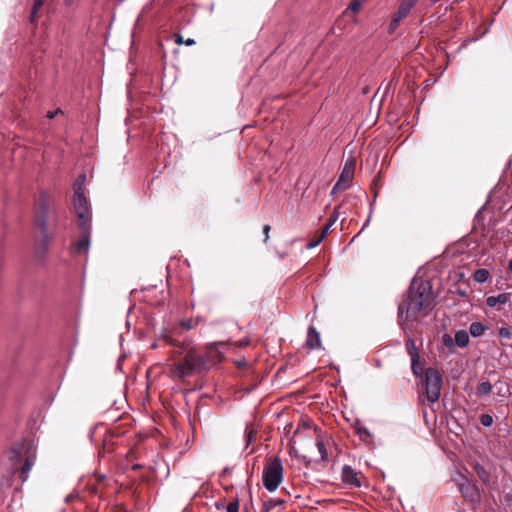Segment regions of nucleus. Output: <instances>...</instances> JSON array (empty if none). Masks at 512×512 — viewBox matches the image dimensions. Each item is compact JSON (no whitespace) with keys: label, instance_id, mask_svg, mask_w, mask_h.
<instances>
[{"label":"nucleus","instance_id":"a18cd8bd","mask_svg":"<svg viewBox=\"0 0 512 512\" xmlns=\"http://www.w3.org/2000/svg\"><path fill=\"white\" fill-rule=\"evenodd\" d=\"M369 220H370V216L368 217V219L366 220V222L364 223L363 227H362V230L368 225L369 223Z\"/></svg>","mask_w":512,"mask_h":512},{"label":"nucleus","instance_id":"9d476101","mask_svg":"<svg viewBox=\"0 0 512 512\" xmlns=\"http://www.w3.org/2000/svg\"><path fill=\"white\" fill-rule=\"evenodd\" d=\"M417 1L418 0L401 1L398 10L393 14V17L391 19L389 25L390 30H394L399 26L400 22L409 15L411 8L415 5Z\"/></svg>","mask_w":512,"mask_h":512},{"label":"nucleus","instance_id":"423d86ee","mask_svg":"<svg viewBox=\"0 0 512 512\" xmlns=\"http://www.w3.org/2000/svg\"><path fill=\"white\" fill-rule=\"evenodd\" d=\"M74 209L77 214L78 227L90 225L91 210L85 193H74Z\"/></svg>","mask_w":512,"mask_h":512},{"label":"nucleus","instance_id":"412c9836","mask_svg":"<svg viewBox=\"0 0 512 512\" xmlns=\"http://www.w3.org/2000/svg\"><path fill=\"white\" fill-rule=\"evenodd\" d=\"M355 430H356V434L360 437L361 440L366 441L372 437V434L369 431V429L367 427L363 426L362 424H359V423L356 424Z\"/></svg>","mask_w":512,"mask_h":512},{"label":"nucleus","instance_id":"ea45409f","mask_svg":"<svg viewBox=\"0 0 512 512\" xmlns=\"http://www.w3.org/2000/svg\"><path fill=\"white\" fill-rule=\"evenodd\" d=\"M142 467H143V466H142L141 464H138V463H137V464H134V465L132 466V470H138V469H141Z\"/></svg>","mask_w":512,"mask_h":512},{"label":"nucleus","instance_id":"4c0bfd02","mask_svg":"<svg viewBox=\"0 0 512 512\" xmlns=\"http://www.w3.org/2000/svg\"><path fill=\"white\" fill-rule=\"evenodd\" d=\"M37 14L38 13H34V10L31 9L30 16H29V22L31 24H36Z\"/></svg>","mask_w":512,"mask_h":512},{"label":"nucleus","instance_id":"37998d69","mask_svg":"<svg viewBox=\"0 0 512 512\" xmlns=\"http://www.w3.org/2000/svg\"><path fill=\"white\" fill-rule=\"evenodd\" d=\"M56 113H57V112H55V113L49 112V113L47 114V116H48L49 118H53V117H55Z\"/></svg>","mask_w":512,"mask_h":512},{"label":"nucleus","instance_id":"c9c22d12","mask_svg":"<svg viewBox=\"0 0 512 512\" xmlns=\"http://www.w3.org/2000/svg\"><path fill=\"white\" fill-rule=\"evenodd\" d=\"M330 228L331 226L325 224L324 227L322 228V231L319 235L320 237V240H324L326 238V236L328 235L329 231H330Z\"/></svg>","mask_w":512,"mask_h":512},{"label":"nucleus","instance_id":"0eeeda50","mask_svg":"<svg viewBox=\"0 0 512 512\" xmlns=\"http://www.w3.org/2000/svg\"><path fill=\"white\" fill-rule=\"evenodd\" d=\"M354 170L355 160L352 158L346 160L344 167L341 171V174L332 188L331 194H335L336 192L345 190L350 187L351 180L354 175Z\"/></svg>","mask_w":512,"mask_h":512},{"label":"nucleus","instance_id":"aec40b11","mask_svg":"<svg viewBox=\"0 0 512 512\" xmlns=\"http://www.w3.org/2000/svg\"><path fill=\"white\" fill-rule=\"evenodd\" d=\"M8 458L12 462V468L15 469V465L18 464L21 460L20 448H11L8 451Z\"/></svg>","mask_w":512,"mask_h":512},{"label":"nucleus","instance_id":"79ce46f5","mask_svg":"<svg viewBox=\"0 0 512 512\" xmlns=\"http://www.w3.org/2000/svg\"><path fill=\"white\" fill-rule=\"evenodd\" d=\"M74 0H64L66 6H70Z\"/></svg>","mask_w":512,"mask_h":512},{"label":"nucleus","instance_id":"f3484780","mask_svg":"<svg viewBox=\"0 0 512 512\" xmlns=\"http://www.w3.org/2000/svg\"><path fill=\"white\" fill-rule=\"evenodd\" d=\"M486 327L481 322H473L469 327V333L472 337H480L484 334Z\"/></svg>","mask_w":512,"mask_h":512},{"label":"nucleus","instance_id":"20e7f679","mask_svg":"<svg viewBox=\"0 0 512 512\" xmlns=\"http://www.w3.org/2000/svg\"><path fill=\"white\" fill-rule=\"evenodd\" d=\"M262 479L264 487L269 492H273L279 487L283 480V465L279 457H274L264 468Z\"/></svg>","mask_w":512,"mask_h":512},{"label":"nucleus","instance_id":"58836bf2","mask_svg":"<svg viewBox=\"0 0 512 512\" xmlns=\"http://www.w3.org/2000/svg\"><path fill=\"white\" fill-rule=\"evenodd\" d=\"M444 342H445V344H449V343L452 342V338L448 334H445L444 335Z\"/></svg>","mask_w":512,"mask_h":512},{"label":"nucleus","instance_id":"e433bc0d","mask_svg":"<svg viewBox=\"0 0 512 512\" xmlns=\"http://www.w3.org/2000/svg\"><path fill=\"white\" fill-rule=\"evenodd\" d=\"M270 230H271L270 225H268V224L264 225V227H263V233H264V235H265V238H264V242H265V243H267V242H268V240H269V232H270Z\"/></svg>","mask_w":512,"mask_h":512},{"label":"nucleus","instance_id":"6e6552de","mask_svg":"<svg viewBox=\"0 0 512 512\" xmlns=\"http://www.w3.org/2000/svg\"><path fill=\"white\" fill-rule=\"evenodd\" d=\"M39 206L41 208V213L37 216L36 226L39 228L42 236L41 245L46 249L49 242V236L47 234L48 203L44 194L41 196Z\"/></svg>","mask_w":512,"mask_h":512},{"label":"nucleus","instance_id":"9b49d317","mask_svg":"<svg viewBox=\"0 0 512 512\" xmlns=\"http://www.w3.org/2000/svg\"><path fill=\"white\" fill-rule=\"evenodd\" d=\"M360 475V472H357L354 468H352L349 465H344L342 467L341 479L346 486L356 488L361 487Z\"/></svg>","mask_w":512,"mask_h":512},{"label":"nucleus","instance_id":"2f4dec72","mask_svg":"<svg viewBox=\"0 0 512 512\" xmlns=\"http://www.w3.org/2000/svg\"><path fill=\"white\" fill-rule=\"evenodd\" d=\"M226 512H239V500L236 498L230 502L226 507Z\"/></svg>","mask_w":512,"mask_h":512},{"label":"nucleus","instance_id":"39448f33","mask_svg":"<svg viewBox=\"0 0 512 512\" xmlns=\"http://www.w3.org/2000/svg\"><path fill=\"white\" fill-rule=\"evenodd\" d=\"M456 484L462 496L471 504L477 505L481 501V494L477 485L470 481L465 475L459 474Z\"/></svg>","mask_w":512,"mask_h":512},{"label":"nucleus","instance_id":"f03ea898","mask_svg":"<svg viewBox=\"0 0 512 512\" xmlns=\"http://www.w3.org/2000/svg\"><path fill=\"white\" fill-rule=\"evenodd\" d=\"M174 346V354L179 358V361L170 367L172 377L182 380L199 374L206 369L208 357L196 350L193 341L178 342Z\"/></svg>","mask_w":512,"mask_h":512},{"label":"nucleus","instance_id":"4468645a","mask_svg":"<svg viewBox=\"0 0 512 512\" xmlns=\"http://www.w3.org/2000/svg\"><path fill=\"white\" fill-rule=\"evenodd\" d=\"M508 301V295L501 293L497 296H489L486 299V303L489 307H495L497 304H505Z\"/></svg>","mask_w":512,"mask_h":512},{"label":"nucleus","instance_id":"cd10ccee","mask_svg":"<svg viewBox=\"0 0 512 512\" xmlns=\"http://www.w3.org/2000/svg\"><path fill=\"white\" fill-rule=\"evenodd\" d=\"M340 208H341V205H338V206L334 207L333 212L331 213V215H330V217L328 219V222L326 223L327 225L332 227L336 223V221L339 218V214H340L339 210H340Z\"/></svg>","mask_w":512,"mask_h":512},{"label":"nucleus","instance_id":"7c9ffc66","mask_svg":"<svg viewBox=\"0 0 512 512\" xmlns=\"http://www.w3.org/2000/svg\"><path fill=\"white\" fill-rule=\"evenodd\" d=\"M175 42H176L177 44H182V43H184L186 46H192V45H194V44L196 43V42H195V40H194V39H192V38H188L187 40H183V37H182L180 34H177V35H176V40H175Z\"/></svg>","mask_w":512,"mask_h":512},{"label":"nucleus","instance_id":"4be33fe9","mask_svg":"<svg viewBox=\"0 0 512 512\" xmlns=\"http://www.w3.org/2000/svg\"><path fill=\"white\" fill-rule=\"evenodd\" d=\"M257 438V430L251 427H246L245 430V446L248 448Z\"/></svg>","mask_w":512,"mask_h":512},{"label":"nucleus","instance_id":"393cba45","mask_svg":"<svg viewBox=\"0 0 512 512\" xmlns=\"http://www.w3.org/2000/svg\"><path fill=\"white\" fill-rule=\"evenodd\" d=\"M492 391V385L489 381L481 382L477 387V393L482 396H487Z\"/></svg>","mask_w":512,"mask_h":512},{"label":"nucleus","instance_id":"bb28decb","mask_svg":"<svg viewBox=\"0 0 512 512\" xmlns=\"http://www.w3.org/2000/svg\"><path fill=\"white\" fill-rule=\"evenodd\" d=\"M85 180H86L85 174L79 175L76 182L74 183V193H77V192L84 193L83 185L85 183Z\"/></svg>","mask_w":512,"mask_h":512},{"label":"nucleus","instance_id":"7ed1b4c3","mask_svg":"<svg viewBox=\"0 0 512 512\" xmlns=\"http://www.w3.org/2000/svg\"><path fill=\"white\" fill-rule=\"evenodd\" d=\"M423 374L427 400L430 403H435L441 396L442 375L436 368L432 367L423 370Z\"/></svg>","mask_w":512,"mask_h":512},{"label":"nucleus","instance_id":"b1692460","mask_svg":"<svg viewBox=\"0 0 512 512\" xmlns=\"http://www.w3.org/2000/svg\"><path fill=\"white\" fill-rule=\"evenodd\" d=\"M316 446L320 453V461H322V462L326 461L328 458V453H327V449H326V446H325L322 438H320V437L317 438Z\"/></svg>","mask_w":512,"mask_h":512},{"label":"nucleus","instance_id":"c03bdc74","mask_svg":"<svg viewBox=\"0 0 512 512\" xmlns=\"http://www.w3.org/2000/svg\"><path fill=\"white\" fill-rule=\"evenodd\" d=\"M508 267H509L510 272L512 273V258L509 260Z\"/></svg>","mask_w":512,"mask_h":512},{"label":"nucleus","instance_id":"5701e85b","mask_svg":"<svg viewBox=\"0 0 512 512\" xmlns=\"http://www.w3.org/2000/svg\"><path fill=\"white\" fill-rule=\"evenodd\" d=\"M281 504H283L281 499L270 498L263 502V512H270Z\"/></svg>","mask_w":512,"mask_h":512},{"label":"nucleus","instance_id":"c756f323","mask_svg":"<svg viewBox=\"0 0 512 512\" xmlns=\"http://www.w3.org/2000/svg\"><path fill=\"white\" fill-rule=\"evenodd\" d=\"M363 0H352L348 6L352 12H358L363 4Z\"/></svg>","mask_w":512,"mask_h":512},{"label":"nucleus","instance_id":"ddd939ff","mask_svg":"<svg viewBox=\"0 0 512 512\" xmlns=\"http://www.w3.org/2000/svg\"><path fill=\"white\" fill-rule=\"evenodd\" d=\"M305 346L309 350L320 349L321 348V339L319 332L315 329L314 326H309L307 330V337L305 341Z\"/></svg>","mask_w":512,"mask_h":512},{"label":"nucleus","instance_id":"1a4fd4ad","mask_svg":"<svg viewBox=\"0 0 512 512\" xmlns=\"http://www.w3.org/2000/svg\"><path fill=\"white\" fill-rule=\"evenodd\" d=\"M405 345L407 353L411 358V369L413 374L416 377H422L423 367L420 364V355L414 339L408 336Z\"/></svg>","mask_w":512,"mask_h":512},{"label":"nucleus","instance_id":"a878e982","mask_svg":"<svg viewBox=\"0 0 512 512\" xmlns=\"http://www.w3.org/2000/svg\"><path fill=\"white\" fill-rule=\"evenodd\" d=\"M198 323H199L198 319L188 318V319L181 320L180 326L185 330H191V329L195 328L198 325Z\"/></svg>","mask_w":512,"mask_h":512},{"label":"nucleus","instance_id":"a19ab883","mask_svg":"<svg viewBox=\"0 0 512 512\" xmlns=\"http://www.w3.org/2000/svg\"><path fill=\"white\" fill-rule=\"evenodd\" d=\"M95 431H96V427H93V428L90 430V432H89V437H90V439H91V440H92V436H93V434L95 433Z\"/></svg>","mask_w":512,"mask_h":512},{"label":"nucleus","instance_id":"f704fd0d","mask_svg":"<svg viewBox=\"0 0 512 512\" xmlns=\"http://www.w3.org/2000/svg\"><path fill=\"white\" fill-rule=\"evenodd\" d=\"M322 241L323 240H320V237L318 236L315 240L309 242L306 245V249L310 250V249L316 248Z\"/></svg>","mask_w":512,"mask_h":512},{"label":"nucleus","instance_id":"6ab92c4d","mask_svg":"<svg viewBox=\"0 0 512 512\" xmlns=\"http://www.w3.org/2000/svg\"><path fill=\"white\" fill-rule=\"evenodd\" d=\"M490 277V272L487 269H477L473 274V279L477 283H484Z\"/></svg>","mask_w":512,"mask_h":512},{"label":"nucleus","instance_id":"dca6fc26","mask_svg":"<svg viewBox=\"0 0 512 512\" xmlns=\"http://www.w3.org/2000/svg\"><path fill=\"white\" fill-rule=\"evenodd\" d=\"M474 471L477 474V476L484 482L488 483L490 480V473L485 469L483 465L480 463L474 464Z\"/></svg>","mask_w":512,"mask_h":512},{"label":"nucleus","instance_id":"a211bd4d","mask_svg":"<svg viewBox=\"0 0 512 512\" xmlns=\"http://www.w3.org/2000/svg\"><path fill=\"white\" fill-rule=\"evenodd\" d=\"M33 464H34V462H33V459L31 457H26L25 458L24 464H23V466L21 467V470H20V478H21V480L23 482L27 480L28 473L31 470Z\"/></svg>","mask_w":512,"mask_h":512},{"label":"nucleus","instance_id":"473e14b6","mask_svg":"<svg viewBox=\"0 0 512 512\" xmlns=\"http://www.w3.org/2000/svg\"><path fill=\"white\" fill-rule=\"evenodd\" d=\"M499 336L503 339H510L512 337V333L508 327H501L499 329Z\"/></svg>","mask_w":512,"mask_h":512},{"label":"nucleus","instance_id":"2eb2a0df","mask_svg":"<svg viewBox=\"0 0 512 512\" xmlns=\"http://www.w3.org/2000/svg\"><path fill=\"white\" fill-rule=\"evenodd\" d=\"M455 343L460 348H465L469 343V335L465 330H459L455 333Z\"/></svg>","mask_w":512,"mask_h":512},{"label":"nucleus","instance_id":"f8f14e48","mask_svg":"<svg viewBox=\"0 0 512 512\" xmlns=\"http://www.w3.org/2000/svg\"><path fill=\"white\" fill-rule=\"evenodd\" d=\"M81 231V238L75 244V250L78 253L87 252L90 245V237H91V226L85 225L84 227H79Z\"/></svg>","mask_w":512,"mask_h":512},{"label":"nucleus","instance_id":"f257e3e1","mask_svg":"<svg viewBox=\"0 0 512 512\" xmlns=\"http://www.w3.org/2000/svg\"><path fill=\"white\" fill-rule=\"evenodd\" d=\"M436 305L432 283L429 280L414 278L398 305V322L406 330L405 322H414L420 315H427Z\"/></svg>","mask_w":512,"mask_h":512},{"label":"nucleus","instance_id":"72a5a7b5","mask_svg":"<svg viewBox=\"0 0 512 512\" xmlns=\"http://www.w3.org/2000/svg\"><path fill=\"white\" fill-rule=\"evenodd\" d=\"M44 1L45 0H34L33 1L32 10H34V13H38L39 12V10L44 5Z\"/></svg>","mask_w":512,"mask_h":512},{"label":"nucleus","instance_id":"c85d7f7f","mask_svg":"<svg viewBox=\"0 0 512 512\" xmlns=\"http://www.w3.org/2000/svg\"><path fill=\"white\" fill-rule=\"evenodd\" d=\"M480 423L484 426V427H489L493 424V417L492 415L490 414H482L480 416Z\"/></svg>","mask_w":512,"mask_h":512}]
</instances>
